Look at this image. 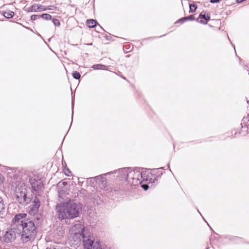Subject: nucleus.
<instances>
[{"mask_svg":"<svg viewBox=\"0 0 249 249\" xmlns=\"http://www.w3.org/2000/svg\"><path fill=\"white\" fill-rule=\"evenodd\" d=\"M163 169L164 167L153 169V172L151 174L147 171H142V169L138 167H136L133 170L130 167H125L96 176L93 178L99 179L102 183L106 182L107 179L105 176L117 173V177L120 180L125 181L131 186L141 184V187L144 190L147 191L150 187V184L152 187L157 183L158 178L163 174L162 170Z\"/></svg>","mask_w":249,"mask_h":249,"instance_id":"obj_1","label":"nucleus"},{"mask_svg":"<svg viewBox=\"0 0 249 249\" xmlns=\"http://www.w3.org/2000/svg\"><path fill=\"white\" fill-rule=\"evenodd\" d=\"M55 207L58 218L60 220L78 217L82 211V204L74 199H70L67 202L57 204Z\"/></svg>","mask_w":249,"mask_h":249,"instance_id":"obj_2","label":"nucleus"},{"mask_svg":"<svg viewBox=\"0 0 249 249\" xmlns=\"http://www.w3.org/2000/svg\"><path fill=\"white\" fill-rule=\"evenodd\" d=\"M22 230L18 233L20 236V240L23 244L29 242L33 241L37 235V227L33 220L28 217L20 222Z\"/></svg>","mask_w":249,"mask_h":249,"instance_id":"obj_3","label":"nucleus"},{"mask_svg":"<svg viewBox=\"0 0 249 249\" xmlns=\"http://www.w3.org/2000/svg\"><path fill=\"white\" fill-rule=\"evenodd\" d=\"M15 196L16 200L23 206L29 204L33 199L27 196V189L24 184L16 187Z\"/></svg>","mask_w":249,"mask_h":249,"instance_id":"obj_4","label":"nucleus"},{"mask_svg":"<svg viewBox=\"0 0 249 249\" xmlns=\"http://www.w3.org/2000/svg\"><path fill=\"white\" fill-rule=\"evenodd\" d=\"M74 232L72 235L71 242L72 244L79 246L83 241V237L87 231L86 227L82 224H76L74 226Z\"/></svg>","mask_w":249,"mask_h":249,"instance_id":"obj_5","label":"nucleus"},{"mask_svg":"<svg viewBox=\"0 0 249 249\" xmlns=\"http://www.w3.org/2000/svg\"><path fill=\"white\" fill-rule=\"evenodd\" d=\"M29 183L31 186L32 192L33 193L35 192L39 196L44 186L43 181L38 177H30Z\"/></svg>","mask_w":249,"mask_h":249,"instance_id":"obj_6","label":"nucleus"},{"mask_svg":"<svg viewBox=\"0 0 249 249\" xmlns=\"http://www.w3.org/2000/svg\"><path fill=\"white\" fill-rule=\"evenodd\" d=\"M83 239L82 242L83 249H86L87 247H90V244L95 239V237L92 235L89 229H87L85 235L83 237Z\"/></svg>","mask_w":249,"mask_h":249,"instance_id":"obj_7","label":"nucleus"},{"mask_svg":"<svg viewBox=\"0 0 249 249\" xmlns=\"http://www.w3.org/2000/svg\"><path fill=\"white\" fill-rule=\"evenodd\" d=\"M248 121H249V114L246 117H244L242 119V122L240 124L241 127L240 131H238H238H236L235 129H232L231 130V133H233V132L235 131L234 136L231 135V138H234L235 135H236L237 134H242L243 136L246 135V132L248 131V124H246V123Z\"/></svg>","mask_w":249,"mask_h":249,"instance_id":"obj_8","label":"nucleus"},{"mask_svg":"<svg viewBox=\"0 0 249 249\" xmlns=\"http://www.w3.org/2000/svg\"><path fill=\"white\" fill-rule=\"evenodd\" d=\"M40 206V202L36 196H35L33 200V204L29 206L28 211L30 215H35L38 213Z\"/></svg>","mask_w":249,"mask_h":249,"instance_id":"obj_9","label":"nucleus"},{"mask_svg":"<svg viewBox=\"0 0 249 249\" xmlns=\"http://www.w3.org/2000/svg\"><path fill=\"white\" fill-rule=\"evenodd\" d=\"M211 19V14L205 11H202L198 15L196 21L202 24L206 25Z\"/></svg>","mask_w":249,"mask_h":249,"instance_id":"obj_10","label":"nucleus"},{"mask_svg":"<svg viewBox=\"0 0 249 249\" xmlns=\"http://www.w3.org/2000/svg\"><path fill=\"white\" fill-rule=\"evenodd\" d=\"M16 238L15 231L12 229L7 230L3 237V241L7 243L13 242Z\"/></svg>","mask_w":249,"mask_h":249,"instance_id":"obj_11","label":"nucleus"},{"mask_svg":"<svg viewBox=\"0 0 249 249\" xmlns=\"http://www.w3.org/2000/svg\"><path fill=\"white\" fill-rule=\"evenodd\" d=\"M24 10L28 13H30L44 11H46L47 9L41 4H34L29 7L24 8Z\"/></svg>","mask_w":249,"mask_h":249,"instance_id":"obj_12","label":"nucleus"},{"mask_svg":"<svg viewBox=\"0 0 249 249\" xmlns=\"http://www.w3.org/2000/svg\"><path fill=\"white\" fill-rule=\"evenodd\" d=\"M86 249H110V248L106 246H102L99 240L95 239L90 244V247H87Z\"/></svg>","mask_w":249,"mask_h":249,"instance_id":"obj_13","label":"nucleus"},{"mask_svg":"<svg viewBox=\"0 0 249 249\" xmlns=\"http://www.w3.org/2000/svg\"><path fill=\"white\" fill-rule=\"evenodd\" d=\"M196 18L194 15H190L187 17H184L180 18H179L175 22V24L180 23L183 24L185 22L187 21H194L196 20Z\"/></svg>","mask_w":249,"mask_h":249,"instance_id":"obj_14","label":"nucleus"},{"mask_svg":"<svg viewBox=\"0 0 249 249\" xmlns=\"http://www.w3.org/2000/svg\"><path fill=\"white\" fill-rule=\"evenodd\" d=\"M27 214L25 213H18L14 217L12 220V222L15 224L17 222H18L19 221L21 222L22 220L27 219Z\"/></svg>","mask_w":249,"mask_h":249,"instance_id":"obj_15","label":"nucleus"},{"mask_svg":"<svg viewBox=\"0 0 249 249\" xmlns=\"http://www.w3.org/2000/svg\"><path fill=\"white\" fill-rule=\"evenodd\" d=\"M86 24L89 28H94L97 26L98 23L96 19H88L86 20Z\"/></svg>","mask_w":249,"mask_h":249,"instance_id":"obj_16","label":"nucleus"},{"mask_svg":"<svg viewBox=\"0 0 249 249\" xmlns=\"http://www.w3.org/2000/svg\"><path fill=\"white\" fill-rule=\"evenodd\" d=\"M230 239L233 242L237 244H244L245 243V239L239 236H232L230 237Z\"/></svg>","mask_w":249,"mask_h":249,"instance_id":"obj_17","label":"nucleus"},{"mask_svg":"<svg viewBox=\"0 0 249 249\" xmlns=\"http://www.w3.org/2000/svg\"><path fill=\"white\" fill-rule=\"evenodd\" d=\"M107 66L106 65L101 64H94L91 66V68L96 70H107Z\"/></svg>","mask_w":249,"mask_h":249,"instance_id":"obj_18","label":"nucleus"},{"mask_svg":"<svg viewBox=\"0 0 249 249\" xmlns=\"http://www.w3.org/2000/svg\"><path fill=\"white\" fill-rule=\"evenodd\" d=\"M2 15L5 18H13L14 16L15 13L14 12H13L11 10H7V11L3 12Z\"/></svg>","mask_w":249,"mask_h":249,"instance_id":"obj_19","label":"nucleus"},{"mask_svg":"<svg viewBox=\"0 0 249 249\" xmlns=\"http://www.w3.org/2000/svg\"><path fill=\"white\" fill-rule=\"evenodd\" d=\"M5 213V207L3 199L0 196V217H2Z\"/></svg>","mask_w":249,"mask_h":249,"instance_id":"obj_20","label":"nucleus"},{"mask_svg":"<svg viewBox=\"0 0 249 249\" xmlns=\"http://www.w3.org/2000/svg\"><path fill=\"white\" fill-rule=\"evenodd\" d=\"M41 217V214H38V213L35 215H31V217H29L30 219H32L33 220V221L35 222V224H36V221H38L40 220Z\"/></svg>","mask_w":249,"mask_h":249,"instance_id":"obj_21","label":"nucleus"},{"mask_svg":"<svg viewBox=\"0 0 249 249\" xmlns=\"http://www.w3.org/2000/svg\"><path fill=\"white\" fill-rule=\"evenodd\" d=\"M40 15V18H42L45 20H51L52 19V16L47 13H43Z\"/></svg>","mask_w":249,"mask_h":249,"instance_id":"obj_22","label":"nucleus"},{"mask_svg":"<svg viewBox=\"0 0 249 249\" xmlns=\"http://www.w3.org/2000/svg\"><path fill=\"white\" fill-rule=\"evenodd\" d=\"M73 107H74V100L73 99H72V101H71V109H72V112H71V124H70V126L69 127V129H70V127H71V124L72 123V121H73ZM69 130H68L67 133L66 134V135L64 136V138H63V141H64L67 134L68 133V131H69Z\"/></svg>","mask_w":249,"mask_h":249,"instance_id":"obj_23","label":"nucleus"},{"mask_svg":"<svg viewBox=\"0 0 249 249\" xmlns=\"http://www.w3.org/2000/svg\"><path fill=\"white\" fill-rule=\"evenodd\" d=\"M65 167L64 166V169H63L64 173L66 176H67L68 177H70L72 175L71 172V170L69 169V168H68L67 167L66 164L65 162Z\"/></svg>","mask_w":249,"mask_h":249,"instance_id":"obj_24","label":"nucleus"},{"mask_svg":"<svg viewBox=\"0 0 249 249\" xmlns=\"http://www.w3.org/2000/svg\"><path fill=\"white\" fill-rule=\"evenodd\" d=\"M72 76L74 79L79 80L81 77V74L79 72L74 71L72 73Z\"/></svg>","mask_w":249,"mask_h":249,"instance_id":"obj_25","label":"nucleus"},{"mask_svg":"<svg viewBox=\"0 0 249 249\" xmlns=\"http://www.w3.org/2000/svg\"><path fill=\"white\" fill-rule=\"evenodd\" d=\"M51 20L52 21L55 27H59L60 26V23L58 19L52 17Z\"/></svg>","mask_w":249,"mask_h":249,"instance_id":"obj_26","label":"nucleus"},{"mask_svg":"<svg viewBox=\"0 0 249 249\" xmlns=\"http://www.w3.org/2000/svg\"><path fill=\"white\" fill-rule=\"evenodd\" d=\"M3 167L5 170L8 171V174L14 173L16 171V168H10L7 166H3Z\"/></svg>","mask_w":249,"mask_h":249,"instance_id":"obj_27","label":"nucleus"},{"mask_svg":"<svg viewBox=\"0 0 249 249\" xmlns=\"http://www.w3.org/2000/svg\"><path fill=\"white\" fill-rule=\"evenodd\" d=\"M40 15H32L30 17V19L31 20H36L38 19H40Z\"/></svg>","mask_w":249,"mask_h":249,"instance_id":"obj_28","label":"nucleus"},{"mask_svg":"<svg viewBox=\"0 0 249 249\" xmlns=\"http://www.w3.org/2000/svg\"><path fill=\"white\" fill-rule=\"evenodd\" d=\"M104 37L107 40H111L112 38L111 34L106 35L105 36H104Z\"/></svg>","mask_w":249,"mask_h":249,"instance_id":"obj_29","label":"nucleus"},{"mask_svg":"<svg viewBox=\"0 0 249 249\" xmlns=\"http://www.w3.org/2000/svg\"><path fill=\"white\" fill-rule=\"evenodd\" d=\"M221 0H210V2L211 3H216L219 2Z\"/></svg>","mask_w":249,"mask_h":249,"instance_id":"obj_30","label":"nucleus"},{"mask_svg":"<svg viewBox=\"0 0 249 249\" xmlns=\"http://www.w3.org/2000/svg\"><path fill=\"white\" fill-rule=\"evenodd\" d=\"M196 8L195 7V8H192V7H189V13H194L195 12H196Z\"/></svg>","mask_w":249,"mask_h":249,"instance_id":"obj_31","label":"nucleus"},{"mask_svg":"<svg viewBox=\"0 0 249 249\" xmlns=\"http://www.w3.org/2000/svg\"><path fill=\"white\" fill-rule=\"evenodd\" d=\"M189 7H194V8H195L196 7V9H197V6L195 3H191L189 4Z\"/></svg>","mask_w":249,"mask_h":249,"instance_id":"obj_32","label":"nucleus"},{"mask_svg":"<svg viewBox=\"0 0 249 249\" xmlns=\"http://www.w3.org/2000/svg\"><path fill=\"white\" fill-rule=\"evenodd\" d=\"M52 7H54L53 5H50L48 6V8H46L47 10H53V9Z\"/></svg>","mask_w":249,"mask_h":249,"instance_id":"obj_33","label":"nucleus"},{"mask_svg":"<svg viewBox=\"0 0 249 249\" xmlns=\"http://www.w3.org/2000/svg\"><path fill=\"white\" fill-rule=\"evenodd\" d=\"M114 191L115 193L116 194H118V195L120 194H119V191H120V190H118V189H114Z\"/></svg>","mask_w":249,"mask_h":249,"instance_id":"obj_34","label":"nucleus"},{"mask_svg":"<svg viewBox=\"0 0 249 249\" xmlns=\"http://www.w3.org/2000/svg\"><path fill=\"white\" fill-rule=\"evenodd\" d=\"M3 178V176L0 173V182L2 181Z\"/></svg>","mask_w":249,"mask_h":249,"instance_id":"obj_35","label":"nucleus"},{"mask_svg":"<svg viewBox=\"0 0 249 249\" xmlns=\"http://www.w3.org/2000/svg\"><path fill=\"white\" fill-rule=\"evenodd\" d=\"M18 24H20V25H21L23 27L25 28L26 29H28V30H31L30 28L29 27H27L23 25H22L21 23H18Z\"/></svg>","mask_w":249,"mask_h":249,"instance_id":"obj_36","label":"nucleus"},{"mask_svg":"<svg viewBox=\"0 0 249 249\" xmlns=\"http://www.w3.org/2000/svg\"><path fill=\"white\" fill-rule=\"evenodd\" d=\"M228 39H229V41L231 42V45H232V47H233L234 48V49H235V45H234V44H233L231 42V40H230V39L229 38V37H228Z\"/></svg>","mask_w":249,"mask_h":249,"instance_id":"obj_37","label":"nucleus"},{"mask_svg":"<svg viewBox=\"0 0 249 249\" xmlns=\"http://www.w3.org/2000/svg\"><path fill=\"white\" fill-rule=\"evenodd\" d=\"M156 37H149V38H148V39H153V38H156Z\"/></svg>","mask_w":249,"mask_h":249,"instance_id":"obj_38","label":"nucleus"},{"mask_svg":"<svg viewBox=\"0 0 249 249\" xmlns=\"http://www.w3.org/2000/svg\"><path fill=\"white\" fill-rule=\"evenodd\" d=\"M167 165H168V169L170 171H171V169H170V166H169V163H168Z\"/></svg>","mask_w":249,"mask_h":249,"instance_id":"obj_39","label":"nucleus"},{"mask_svg":"<svg viewBox=\"0 0 249 249\" xmlns=\"http://www.w3.org/2000/svg\"><path fill=\"white\" fill-rule=\"evenodd\" d=\"M46 249H52V248H48V247H47ZM53 249H55V248L53 247Z\"/></svg>","mask_w":249,"mask_h":249,"instance_id":"obj_40","label":"nucleus"},{"mask_svg":"<svg viewBox=\"0 0 249 249\" xmlns=\"http://www.w3.org/2000/svg\"><path fill=\"white\" fill-rule=\"evenodd\" d=\"M99 26L100 29H101L102 30H104V29L100 25H99Z\"/></svg>","mask_w":249,"mask_h":249,"instance_id":"obj_41","label":"nucleus"},{"mask_svg":"<svg viewBox=\"0 0 249 249\" xmlns=\"http://www.w3.org/2000/svg\"><path fill=\"white\" fill-rule=\"evenodd\" d=\"M165 35H166V34L163 35H162V36H160L159 37H162V36H165Z\"/></svg>","mask_w":249,"mask_h":249,"instance_id":"obj_42","label":"nucleus"},{"mask_svg":"<svg viewBox=\"0 0 249 249\" xmlns=\"http://www.w3.org/2000/svg\"><path fill=\"white\" fill-rule=\"evenodd\" d=\"M92 44V43H89V44H87V45H91Z\"/></svg>","mask_w":249,"mask_h":249,"instance_id":"obj_43","label":"nucleus"},{"mask_svg":"<svg viewBox=\"0 0 249 249\" xmlns=\"http://www.w3.org/2000/svg\"><path fill=\"white\" fill-rule=\"evenodd\" d=\"M245 244H249V242H246L245 241V243H244Z\"/></svg>","mask_w":249,"mask_h":249,"instance_id":"obj_44","label":"nucleus"},{"mask_svg":"<svg viewBox=\"0 0 249 249\" xmlns=\"http://www.w3.org/2000/svg\"><path fill=\"white\" fill-rule=\"evenodd\" d=\"M37 35L38 36H39L41 37V35H40L39 34L37 33Z\"/></svg>","mask_w":249,"mask_h":249,"instance_id":"obj_45","label":"nucleus"},{"mask_svg":"<svg viewBox=\"0 0 249 249\" xmlns=\"http://www.w3.org/2000/svg\"><path fill=\"white\" fill-rule=\"evenodd\" d=\"M210 249L209 247L208 246L205 249Z\"/></svg>","mask_w":249,"mask_h":249,"instance_id":"obj_46","label":"nucleus"},{"mask_svg":"<svg viewBox=\"0 0 249 249\" xmlns=\"http://www.w3.org/2000/svg\"><path fill=\"white\" fill-rule=\"evenodd\" d=\"M197 212H198V213L201 215V213H200V212L199 211V210L197 209Z\"/></svg>","mask_w":249,"mask_h":249,"instance_id":"obj_47","label":"nucleus"},{"mask_svg":"<svg viewBox=\"0 0 249 249\" xmlns=\"http://www.w3.org/2000/svg\"><path fill=\"white\" fill-rule=\"evenodd\" d=\"M203 219L206 222V220L205 219L204 217H203Z\"/></svg>","mask_w":249,"mask_h":249,"instance_id":"obj_48","label":"nucleus"},{"mask_svg":"<svg viewBox=\"0 0 249 249\" xmlns=\"http://www.w3.org/2000/svg\"><path fill=\"white\" fill-rule=\"evenodd\" d=\"M207 225H208L209 227H210V225H209V223H207Z\"/></svg>","mask_w":249,"mask_h":249,"instance_id":"obj_49","label":"nucleus"},{"mask_svg":"<svg viewBox=\"0 0 249 249\" xmlns=\"http://www.w3.org/2000/svg\"><path fill=\"white\" fill-rule=\"evenodd\" d=\"M207 225H208L209 227H210V225H209V223H207Z\"/></svg>","mask_w":249,"mask_h":249,"instance_id":"obj_50","label":"nucleus"},{"mask_svg":"<svg viewBox=\"0 0 249 249\" xmlns=\"http://www.w3.org/2000/svg\"><path fill=\"white\" fill-rule=\"evenodd\" d=\"M207 225H208L209 227H210V225H209V223H207Z\"/></svg>","mask_w":249,"mask_h":249,"instance_id":"obj_51","label":"nucleus"},{"mask_svg":"<svg viewBox=\"0 0 249 249\" xmlns=\"http://www.w3.org/2000/svg\"><path fill=\"white\" fill-rule=\"evenodd\" d=\"M207 225H208L209 227H210V225H209V223H207Z\"/></svg>","mask_w":249,"mask_h":249,"instance_id":"obj_52","label":"nucleus"},{"mask_svg":"<svg viewBox=\"0 0 249 249\" xmlns=\"http://www.w3.org/2000/svg\"><path fill=\"white\" fill-rule=\"evenodd\" d=\"M247 102H248V104H249V100Z\"/></svg>","mask_w":249,"mask_h":249,"instance_id":"obj_53","label":"nucleus"}]
</instances>
